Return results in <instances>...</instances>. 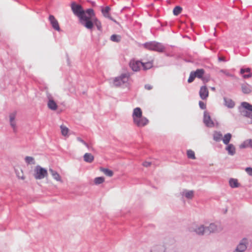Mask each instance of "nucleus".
<instances>
[{"mask_svg":"<svg viewBox=\"0 0 252 252\" xmlns=\"http://www.w3.org/2000/svg\"><path fill=\"white\" fill-rule=\"evenodd\" d=\"M92 21L93 25H95L96 26L97 30L100 31L101 29V24L100 22L96 17L92 18Z\"/></svg>","mask_w":252,"mask_h":252,"instance_id":"obj_25","label":"nucleus"},{"mask_svg":"<svg viewBox=\"0 0 252 252\" xmlns=\"http://www.w3.org/2000/svg\"><path fill=\"white\" fill-rule=\"evenodd\" d=\"M77 140L79 141V142H85L84 140H83L82 139H81L80 137H78Z\"/></svg>","mask_w":252,"mask_h":252,"instance_id":"obj_50","label":"nucleus"},{"mask_svg":"<svg viewBox=\"0 0 252 252\" xmlns=\"http://www.w3.org/2000/svg\"><path fill=\"white\" fill-rule=\"evenodd\" d=\"M100 170L106 176L109 177H112L113 175V172L112 170H110L107 168H101Z\"/></svg>","mask_w":252,"mask_h":252,"instance_id":"obj_28","label":"nucleus"},{"mask_svg":"<svg viewBox=\"0 0 252 252\" xmlns=\"http://www.w3.org/2000/svg\"><path fill=\"white\" fill-rule=\"evenodd\" d=\"M241 106L245 109L242 110L241 108L239 107V111L241 114L244 117L248 118L252 111V105L247 102H242Z\"/></svg>","mask_w":252,"mask_h":252,"instance_id":"obj_4","label":"nucleus"},{"mask_svg":"<svg viewBox=\"0 0 252 252\" xmlns=\"http://www.w3.org/2000/svg\"><path fill=\"white\" fill-rule=\"evenodd\" d=\"M104 182V178L102 177H96L94 180L95 184H100Z\"/></svg>","mask_w":252,"mask_h":252,"instance_id":"obj_34","label":"nucleus"},{"mask_svg":"<svg viewBox=\"0 0 252 252\" xmlns=\"http://www.w3.org/2000/svg\"><path fill=\"white\" fill-rule=\"evenodd\" d=\"M203 123L206 126L209 127H212L215 126L214 122L211 118L209 113L207 111L204 112Z\"/></svg>","mask_w":252,"mask_h":252,"instance_id":"obj_7","label":"nucleus"},{"mask_svg":"<svg viewBox=\"0 0 252 252\" xmlns=\"http://www.w3.org/2000/svg\"><path fill=\"white\" fill-rule=\"evenodd\" d=\"M142 64V62L139 61H135L132 60L129 63V66L134 71H138L139 70Z\"/></svg>","mask_w":252,"mask_h":252,"instance_id":"obj_10","label":"nucleus"},{"mask_svg":"<svg viewBox=\"0 0 252 252\" xmlns=\"http://www.w3.org/2000/svg\"><path fill=\"white\" fill-rule=\"evenodd\" d=\"M248 118H249L251 120V123L252 124V111L250 113V116L248 117Z\"/></svg>","mask_w":252,"mask_h":252,"instance_id":"obj_49","label":"nucleus"},{"mask_svg":"<svg viewBox=\"0 0 252 252\" xmlns=\"http://www.w3.org/2000/svg\"><path fill=\"white\" fill-rule=\"evenodd\" d=\"M224 105L228 108H232L235 106L234 102L230 98L224 97Z\"/></svg>","mask_w":252,"mask_h":252,"instance_id":"obj_20","label":"nucleus"},{"mask_svg":"<svg viewBox=\"0 0 252 252\" xmlns=\"http://www.w3.org/2000/svg\"><path fill=\"white\" fill-rule=\"evenodd\" d=\"M110 10V7L109 6H107L104 8H102L101 11L104 17L112 21L116 22V20H114L110 14L109 12Z\"/></svg>","mask_w":252,"mask_h":252,"instance_id":"obj_13","label":"nucleus"},{"mask_svg":"<svg viewBox=\"0 0 252 252\" xmlns=\"http://www.w3.org/2000/svg\"><path fill=\"white\" fill-rule=\"evenodd\" d=\"M50 174H51L53 178L57 182L60 183H63V181L62 179L61 175L56 171L53 169L50 168L49 170Z\"/></svg>","mask_w":252,"mask_h":252,"instance_id":"obj_16","label":"nucleus"},{"mask_svg":"<svg viewBox=\"0 0 252 252\" xmlns=\"http://www.w3.org/2000/svg\"><path fill=\"white\" fill-rule=\"evenodd\" d=\"M142 165L145 167H148L151 165V163L149 161H144L143 162Z\"/></svg>","mask_w":252,"mask_h":252,"instance_id":"obj_45","label":"nucleus"},{"mask_svg":"<svg viewBox=\"0 0 252 252\" xmlns=\"http://www.w3.org/2000/svg\"><path fill=\"white\" fill-rule=\"evenodd\" d=\"M188 158L192 159H195V153L191 150H189L187 152Z\"/></svg>","mask_w":252,"mask_h":252,"instance_id":"obj_32","label":"nucleus"},{"mask_svg":"<svg viewBox=\"0 0 252 252\" xmlns=\"http://www.w3.org/2000/svg\"><path fill=\"white\" fill-rule=\"evenodd\" d=\"M71 7L73 13L79 18L80 22L83 26L88 29H92L93 28V23L89 20L80 4L73 2Z\"/></svg>","mask_w":252,"mask_h":252,"instance_id":"obj_1","label":"nucleus"},{"mask_svg":"<svg viewBox=\"0 0 252 252\" xmlns=\"http://www.w3.org/2000/svg\"><path fill=\"white\" fill-rule=\"evenodd\" d=\"M218 231L217 226L213 223L210 225L207 229H205V232L207 233H210L211 232H215Z\"/></svg>","mask_w":252,"mask_h":252,"instance_id":"obj_22","label":"nucleus"},{"mask_svg":"<svg viewBox=\"0 0 252 252\" xmlns=\"http://www.w3.org/2000/svg\"><path fill=\"white\" fill-rule=\"evenodd\" d=\"M211 90H212V91H215V90H216V89H215V87H212V88H211Z\"/></svg>","mask_w":252,"mask_h":252,"instance_id":"obj_53","label":"nucleus"},{"mask_svg":"<svg viewBox=\"0 0 252 252\" xmlns=\"http://www.w3.org/2000/svg\"><path fill=\"white\" fill-rule=\"evenodd\" d=\"M157 250H154L153 251H152L151 252H157Z\"/></svg>","mask_w":252,"mask_h":252,"instance_id":"obj_55","label":"nucleus"},{"mask_svg":"<svg viewBox=\"0 0 252 252\" xmlns=\"http://www.w3.org/2000/svg\"><path fill=\"white\" fill-rule=\"evenodd\" d=\"M141 66L143 67L144 70H147L151 68L153 66V63L151 62H148L147 63H143L142 62Z\"/></svg>","mask_w":252,"mask_h":252,"instance_id":"obj_26","label":"nucleus"},{"mask_svg":"<svg viewBox=\"0 0 252 252\" xmlns=\"http://www.w3.org/2000/svg\"><path fill=\"white\" fill-rule=\"evenodd\" d=\"M85 144L86 146H87V147L89 146V145H88L89 143H85Z\"/></svg>","mask_w":252,"mask_h":252,"instance_id":"obj_56","label":"nucleus"},{"mask_svg":"<svg viewBox=\"0 0 252 252\" xmlns=\"http://www.w3.org/2000/svg\"><path fill=\"white\" fill-rule=\"evenodd\" d=\"M183 194L188 199H191L193 197V191L192 190L185 191L183 192Z\"/></svg>","mask_w":252,"mask_h":252,"instance_id":"obj_31","label":"nucleus"},{"mask_svg":"<svg viewBox=\"0 0 252 252\" xmlns=\"http://www.w3.org/2000/svg\"><path fill=\"white\" fill-rule=\"evenodd\" d=\"M208 79H206V78H205V82H203L205 83H206V82H208Z\"/></svg>","mask_w":252,"mask_h":252,"instance_id":"obj_54","label":"nucleus"},{"mask_svg":"<svg viewBox=\"0 0 252 252\" xmlns=\"http://www.w3.org/2000/svg\"><path fill=\"white\" fill-rule=\"evenodd\" d=\"M48 20L50 22L52 27L56 31L60 32L61 29L59 24V23L55 17L53 15H50L49 16Z\"/></svg>","mask_w":252,"mask_h":252,"instance_id":"obj_9","label":"nucleus"},{"mask_svg":"<svg viewBox=\"0 0 252 252\" xmlns=\"http://www.w3.org/2000/svg\"><path fill=\"white\" fill-rule=\"evenodd\" d=\"M231 134L229 133L225 134L224 137H222V142H229L231 139Z\"/></svg>","mask_w":252,"mask_h":252,"instance_id":"obj_35","label":"nucleus"},{"mask_svg":"<svg viewBox=\"0 0 252 252\" xmlns=\"http://www.w3.org/2000/svg\"><path fill=\"white\" fill-rule=\"evenodd\" d=\"M226 144L225 150L227 151L228 154L231 156L234 155L236 153V149L234 146L232 144L229 143H225Z\"/></svg>","mask_w":252,"mask_h":252,"instance_id":"obj_17","label":"nucleus"},{"mask_svg":"<svg viewBox=\"0 0 252 252\" xmlns=\"http://www.w3.org/2000/svg\"><path fill=\"white\" fill-rule=\"evenodd\" d=\"M16 113L13 112L9 115L10 123L11 127L13 128L14 131H15L16 129V123L15 122V119L16 117Z\"/></svg>","mask_w":252,"mask_h":252,"instance_id":"obj_19","label":"nucleus"},{"mask_svg":"<svg viewBox=\"0 0 252 252\" xmlns=\"http://www.w3.org/2000/svg\"><path fill=\"white\" fill-rule=\"evenodd\" d=\"M195 231L198 234H203V232H205V230L202 225L198 227Z\"/></svg>","mask_w":252,"mask_h":252,"instance_id":"obj_36","label":"nucleus"},{"mask_svg":"<svg viewBox=\"0 0 252 252\" xmlns=\"http://www.w3.org/2000/svg\"><path fill=\"white\" fill-rule=\"evenodd\" d=\"M229 185L232 188H237L239 187V183L238 180L235 179H231L229 180Z\"/></svg>","mask_w":252,"mask_h":252,"instance_id":"obj_27","label":"nucleus"},{"mask_svg":"<svg viewBox=\"0 0 252 252\" xmlns=\"http://www.w3.org/2000/svg\"><path fill=\"white\" fill-rule=\"evenodd\" d=\"M152 88V86L149 84H146L145 85V88L148 90H151Z\"/></svg>","mask_w":252,"mask_h":252,"instance_id":"obj_46","label":"nucleus"},{"mask_svg":"<svg viewBox=\"0 0 252 252\" xmlns=\"http://www.w3.org/2000/svg\"><path fill=\"white\" fill-rule=\"evenodd\" d=\"M219 61H225V59L223 57H219Z\"/></svg>","mask_w":252,"mask_h":252,"instance_id":"obj_48","label":"nucleus"},{"mask_svg":"<svg viewBox=\"0 0 252 252\" xmlns=\"http://www.w3.org/2000/svg\"><path fill=\"white\" fill-rule=\"evenodd\" d=\"M220 72H222L223 73H224L225 75H226L227 76H229V77H234V75L232 74H230V73H229L227 71H226V70H224V69H221L220 70Z\"/></svg>","mask_w":252,"mask_h":252,"instance_id":"obj_40","label":"nucleus"},{"mask_svg":"<svg viewBox=\"0 0 252 252\" xmlns=\"http://www.w3.org/2000/svg\"><path fill=\"white\" fill-rule=\"evenodd\" d=\"M213 139L216 141L222 140V135L220 132L216 131L213 135Z\"/></svg>","mask_w":252,"mask_h":252,"instance_id":"obj_24","label":"nucleus"},{"mask_svg":"<svg viewBox=\"0 0 252 252\" xmlns=\"http://www.w3.org/2000/svg\"><path fill=\"white\" fill-rule=\"evenodd\" d=\"M195 77H196L193 73V71H191L190 73L189 78L188 80V83H190L194 81Z\"/></svg>","mask_w":252,"mask_h":252,"instance_id":"obj_37","label":"nucleus"},{"mask_svg":"<svg viewBox=\"0 0 252 252\" xmlns=\"http://www.w3.org/2000/svg\"><path fill=\"white\" fill-rule=\"evenodd\" d=\"M48 176L47 170L40 166H36L33 170V176L37 180L42 179Z\"/></svg>","mask_w":252,"mask_h":252,"instance_id":"obj_3","label":"nucleus"},{"mask_svg":"<svg viewBox=\"0 0 252 252\" xmlns=\"http://www.w3.org/2000/svg\"><path fill=\"white\" fill-rule=\"evenodd\" d=\"M245 72H247V73H249V72H251V68H249V67H248V68H246L245 69L244 68H241L240 69V74H244Z\"/></svg>","mask_w":252,"mask_h":252,"instance_id":"obj_39","label":"nucleus"},{"mask_svg":"<svg viewBox=\"0 0 252 252\" xmlns=\"http://www.w3.org/2000/svg\"><path fill=\"white\" fill-rule=\"evenodd\" d=\"M26 162L28 164H34V159L31 157H27L25 158Z\"/></svg>","mask_w":252,"mask_h":252,"instance_id":"obj_38","label":"nucleus"},{"mask_svg":"<svg viewBox=\"0 0 252 252\" xmlns=\"http://www.w3.org/2000/svg\"><path fill=\"white\" fill-rule=\"evenodd\" d=\"M250 144H247V143H243L241 144V145H240L239 146L241 149L249 148V147H250Z\"/></svg>","mask_w":252,"mask_h":252,"instance_id":"obj_42","label":"nucleus"},{"mask_svg":"<svg viewBox=\"0 0 252 252\" xmlns=\"http://www.w3.org/2000/svg\"><path fill=\"white\" fill-rule=\"evenodd\" d=\"M133 122L137 126L143 127L148 124L149 120L146 117L141 116L140 118L135 120Z\"/></svg>","mask_w":252,"mask_h":252,"instance_id":"obj_11","label":"nucleus"},{"mask_svg":"<svg viewBox=\"0 0 252 252\" xmlns=\"http://www.w3.org/2000/svg\"><path fill=\"white\" fill-rule=\"evenodd\" d=\"M85 12L87 17L89 18V20H90L93 23L92 18L95 17V14L94 10L92 8H89L85 11Z\"/></svg>","mask_w":252,"mask_h":252,"instance_id":"obj_21","label":"nucleus"},{"mask_svg":"<svg viewBox=\"0 0 252 252\" xmlns=\"http://www.w3.org/2000/svg\"><path fill=\"white\" fill-rule=\"evenodd\" d=\"M247 144H250V146L251 148H252V143H247Z\"/></svg>","mask_w":252,"mask_h":252,"instance_id":"obj_52","label":"nucleus"},{"mask_svg":"<svg viewBox=\"0 0 252 252\" xmlns=\"http://www.w3.org/2000/svg\"><path fill=\"white\" fill-rule=\"evenodd\" d=\"M130 77L129 73L122 74L121 76L115 77L114 79V84L116 86H119L127 82Z\"/></svg>","mask_w":252,"mask_h":252,"instance_id":"obj_5","label":"nucleus"},{"mask_svg":"<svg viewBox=\"0 0 252 252\" xmlns=\"http://www.w3.org/2000/svg\"><path fill=\"white\" fill-rule=\"evenodd\" d=\"M241 87L244 94H249L252 92V86L247 83L242 84Z\"/></svg>","mask_w":252,"mask_h":252,"instance_id":"obj_14","label":"nucleus"},{"mask_svg":"<svg viewBox=\"0 0 252 252\" xmlns=\"http://www.w3.org/2000/svg\"><path fill=\"white\" fill-rule=\"evenodd\" d=\"M61 132L63 135L66 136L68 132V129L65 126H61Z\"/></svg>","mask_w":252,"mask_h":252,"instance_id":"obj_33","label":"nucleus"},{"mask_svg":"<svg viewBox=\"0 0 252 252\" xmlns=\"http://www.w3.org/2000/svg\"><path fill=\"white\" fill-rule=\"evenodd\" d=\"M143 46L146 49L160 53L163 52L165 49L162 43L155 41L146 42L143 44Z\"/></svg>","mask_w":252,"mask_h":252,"instance_id":"obj_2","label":"nucleus"},{"mask_svg":"<svg viewBox=\"0 0 252 252\" xmlns=\"http://www.w3.org/2000/svg\"><path fill=\"white\" fill-rule=\"evenodd\" d=\"M245 142H252V139H248L246 141H245Z\"/></svg>","mask_w":252,"mask_h":252,"instance_id":"obj_51","label":"nucleus"},{"mask_svg":"<svg viewBox=\"0 0 252 252\" xmlns=\"http://www.w3.org/2000/svg\"><path fill=\"white\" fill-rule=\"evenodd\" d=\"M245 171L250 176H252V168L247 167L245 169Z\"/></svg>","mask_w":252,"mask_h":252,"instance_id":"obj_43","label":"nucleus"},{"mask_svg":"<svg viewBox=\"0 0 252 252\" xmlns=\"http://www.w3.org/2000/svg\"><path fill=\"white\" fill-rule=\"evenodd\" d=\"M252 76V73L251 72H249L246 74H243V77L244 78H249Z\"/></svg>","mask_w":252,"mask_h":252,"instance_id":"obj_44","label":"nucleus"},{"mask_svg":"<svg viewBox=\"0 0 252 252\" xmlns=\"http://www.w3.org/2000/svg\"><path fill=\"white\" fill-rule=\"evenodd\" d=\"M248 244L247 239H243L233 252H244L247 248Z\"/></svg>","mask_w":252,"mask_h":252,"instance_id":"obj_8","label":"nucleus"},{"mask_svg":"<svg viewBox=\"0 0 252 252\" xmlns=\"http://www.w3.org/2000/svg\"><path fill=\"white\" fill-rule=\"evenodd\" d=\"M193 73L196 77L201 79L203 82H205V78L203 77V75L205 73V71L203 69H197Z\"/></svg>","mask_w":252,"mask_h":252,"instance_id":"obj_18","label":"nucleus"},{"mask_svg":"<svg viewBox=\"0 0 252 252\" xmlns=\"http://www.w3.org/2000/svg\"><path fill=\"white\" fill-rule=\"evenodd\" d=\"M94 159V156L91 154L86 153L84 156V159L86 162H92Z\"/></svg>","mask_w":252,"mask_h":252,"instance_id":"obj_23","label":"nucleus"},{"mask_svg":"<svg viewBox=\"0 0 252 252\" xmlns=\"http://www.w3.org/2000/svg\"><path fill=\"white\" fill-rule=\"evenodd\" d=\"M142 116V112L140 108L136 107L133 109L132 118L133 121Z\"/></svg>","mask_w":252,"mask_h":252,"instance_id":"obj_15","label":"nucleus"},{"mask_svg":"<svg viewBox=\"0 0 252 252\" xmlns=\"http://www.w3.org/2000/svg\"><path fill=\"white\" fill-rule=\"evenodd\" d=\"M199 105L200 108L201 109H203L204 110V109H205L206 108V104L205 103H204L202 101H199Z\"/></svg>","mask_w":252,"mask_h":252,"instance_id":"obj_41","label":"nucleus"},{"mask_svg":"<svg viewBox=\"0 0 252 252\" xmlns=\"http://www.w3.org/2000/svg\"><path fill=\"white\" fill-rule=\"evenodd\" d=\"M182 11V8L180 6H176L174 7L173 12V14L175 16L178 15L181 13Z\"/></svg>","mask_w":252,"mask_h":252,"instance_id":"obj_30","label":"nucleus"},{"mask_svg":"<svg viewBox=\"0 0 252 252\" xmlns=\"http://www.w3.org/2000/svg\"><path fill=\"white\" fill-rule=\"evenodd\" d=\"M199 94L202 99L205 100L207 98L209 95V91L206 86H201L200 87Z\"/></svg>","mask_w":252,"mask_h":252,"instance_id":"obj_12","label":"nucleus"},{"mask_svg":"<svg viewBox=\"0 0 252 252\" xmlns=\"http://www.w3.org/2000/svg\"><path fill=\"white\" fill-rule=\"evenodd\" d=\"M121 36L117 34H113L110 37L111 41L115 42H119L121 41Z\"/></svg>","mask_w":252,"mask_h":252,"instance_id":"obj_29","label":"nucleus"},{"mask_svg":"<svg viewBox=\"0 0 252 252\" xmlns=\"http://www.w3.org/2000/svg\"><path fill=\"white\" fill-rule=\"evenodd\" d=\"M46 97L48 100L47 106L49 109L53 111L56 110L58 108V105L56 102L55 101L52 95L49 93L47 92Z\"/></svg>","mask_w":252,"mask_h":252,"instance_id":"obj_6","label":"nucleus"},{"mask_svg":"<svg viewBox=\"0 0 252 252\" xmlns=\"http://www.w3.org/2000/svg\"><path fill=\"white\" fill-rule=\"evenodd\" d=\"M18 176L19 178H20V179H21L22 180H24L25 178L22 173V175L21 176H20V174H18Z\"/></svg>","mask_w":252,"mask_h":252,"instance_id":"obj_47","label":"nucleus"}]
</instances>
